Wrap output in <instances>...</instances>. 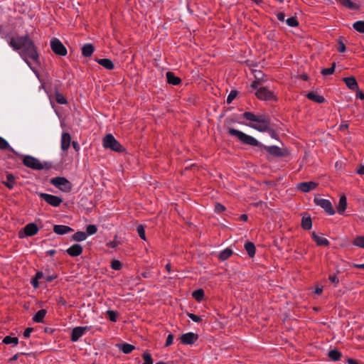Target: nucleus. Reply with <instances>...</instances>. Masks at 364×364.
I'll return each instance as SVG.
<instances>
[{
  "instance_id": "35",
  "label": "nucleus",
  "mask_w": 364,
  "mask_h": 364,
  "mask_svg": "<svg viewBox=\"0 0 364 364\" xmlns=\"http://www.w3.org/2000/svg\"><path fill=\"white\" fill-rule=\"evenodd\" d=\"M346 38L343 36H339L337 39V43L338 46L337 47V50L339 53H344L346 50V47L345 45Z\"/></svg>"
},
{
  "instance_id": "42",
  "label": "nucleus",
  "mask_w": 364,
  "mask_h": 364,
  "mask_svg": "<svg viewBox=\"0 0 364 364\" xmlns=\"http://www.w3.org/2000/svg\"><path fill=\"white\" fill-rule=\"evenodd\" d=\"M335 68H336V63H333L331 68H323L321 71V73L323 75H332L335 71Z\"/></svg>"
},
{
  "instance_id": "9",
  "label": "nucleus",
  "mask_w": 364,
  "mask_h": 364,
  "mask_svg": "<svg viewBox=\"0 0 364 364\" xmlns=\"http://www.w3.org/2000/svg\"><path fill=\"white\" fill-rule=\"evenodd\" d=\"M50 48L55 55L60 56H65L68 53L65 46L56 38H54L50 41Z\"/></svg>"
},
{
  "instance_id": "19",
  "label": "nucleus",
  "mask_w": 364,
  "mask_h": 364,
  "mask_svg": "<svg viewBox=\"0 0 364 364\" xmlns=\"http://www.w3.org/2000/svg\"><path fill=\"white\" fill-rule=\"evenodd\" d=\"M53 232L57 235H63L68 232H73V229L68 225H55L53 226Z\"/></svg>"
},
{
  "instance_id": "61",
  "label": "nucleus",
  "mask_w": 364,
  "mask_h": 364,
  "mask_svg": "<svg viewBox=\"0 0 364 364\" xmlns=\"http://www.w3.org/2000/svg\"><path fill=\"white\" fill-rule=\"evenodd\" d=\"M119 242H117L115 240L114 241H110L109 243H107V246L111 247V248H115L117 247Z\"/></svg>"
},
{
  "instance_id": "29",
  "label": "nucleus",
  "mask_w": 364,
  "mask_h": 364,
  "mask_svg": "<svg viewBox=\"0 0 364 364\" xmlns=\"http://www.w3.org/2000/svg\"><path fill=\"white\" fill-rule=\"evenodd\" d=\"M306 97L315 102L317 103H323L325 102V98L322 95H319L318 94L314 93V92H310L306 95Z\"/></svg>"
},
{
  "instance_id": "60",
  "label": "nucleus",
  "mask_w": 364,
  "mask_h": 364,
  "mask_svg": "<svg viewBox=\"0 0 364 364\" xmlns=\"http://www.w3.org/2000/svg\"><path fill=\"white\" fill-rule=\"evenodd\" d=\"M58 304L62 306H65L67 304V301L63 296H60L58 299Z\"/></svg>"
},
{
  "instance_id": "36",
  "label": "nucleus",
  "mask_w": 364,
  "mask_h": 364,
  "mask_svg": "<svg viewBox=\"0 0 364 364\" xmlns=\"http://www.w3.org/2000/svg\"><path fill=\"white\" fill-rule=\"evenodd\" d=\"M192 296L197 301H201L202 300L204 299V297H205V292L203 291V289H196L195 290L193 293H192Z\"/></svg>"
},
{
  "instance_id": "23",
  "label": "nucleus",
  "mask_w": 364,
  "mask_h": 364,
  "mask_svg": "<svg viewBox=\"0 0 364 364\" xmlns=\"http://www.w3.org/2000/svg\"><path fill=\"white\" fill-rule=\"evenodd\" d=\"M166 76L168 84L178 85L181 83V79L177 77L173 72H167Z\"/></svg>"
},
{
  "instance_id": "48",
  "label": "nucleus",
  "mask_w": 364,
  "mask_h": 364,
  "mask_svg": "<svg viewBox=\"0 0 364 364\" xmlns=\"http://www.w3.org/2000/svg\"><path fill=\"white\" fill-rule=\"evenodd\" d=\"M136 230L141 239L146 240L145 230L144 226L142 225H138L136 228Z\"/></svg>"
},
{
  "instance_id": "49",
  "label": "nucleus",
  "mask_w": 364,
  "mask_h": 364,
  "mask_svg": "<svg viewBox=\"0 0 364 364\" xmlns=\"http://www.w3.org/2000/svg\"><path fill=\"white\" fill-rule=\"evenodd\" d=\"M187 316L194 322L199 323L202 321V318L192 313H187Z\"/></svg>"
},
{
  "instance_id": "7",
  "label": "nucleus",
  "mask_w": 364,
  "mask_h": 364,
  "mask_svg": "<svg viewBox=\"0 0 364 364\" xmlns=\"http://www.w3.org/2000/svg\"><path fill=\"white\" fill-rule=\"evenodd\" d=\"M22 162L25 166L33 170H42L44 168L43 165L38 159L30 155L23 156Z\"/></svg>"
},
{
  "instance_id": "25",
  "label": "nucleus",
  "mask_w": 364,
  "mask_h": 364,
  "mask_svg": "<svg viewBox=\"0 0 364 364\" xmlns=\"http://www.w3.org/2000/svg\"><path fill=\"white\" fill-rule=\"evenodd\" d=\"M117 348L123 352L124 354H129L132 352L135 349V346L127 343H119L117 344Z\"/></svg>"
},
{
  "instance_id": "57",
  "label": "nucleus",
  "mask_w": 364,
  "mask_h": 364,
  "mask_svg": "<svg viewBox=\"0 0 364 364\" xmlns=\"http://www.w3.org/2000/svg\"><path fill=\"white\" fill-rule=\"evenodd\" d=\"M31 284L35 289H37L39 287L38 279H36V277H35L33 278H32V279L31 281Z\"/></svg>"
},
{
  "instance_id": "34",
  "label": "nucleus",
  "mask_w": 364,
  "mask_h": 364,
  "mask_svg": "<svg viewBox=\"0 0 364 364\" xmlns=\"http://www.w3.org/2000/svg\"><path fill=\"white\" fill-rule=\"evenodd\" d=\"M87 238V234L82 231H77L73 235L72 239L76 242H82L85 240Z\"/></svg>"
},
{
  "instance_id": "2",
  "label": "nucleus",
  "mask_w": 364,
  "mask_h": 364,
  "mask_svg": "<svg viewBox=\"0 0 364 364\" xmlns=\"http://www.w3.org/2000/svg\"><path fill=\"white\" fill-rule=\"evenodd\" d=\"M242 117L251 122L249 126L261 132H267L269 136L275 139H279V134L272 128H270V117L267 114L256 115L251 112H245L242 114Z\"/></svg>"
},
{
  "instance_id": "32",
  "label": "nucleus",
  "mask_w": 364,
  "mask_h": 364,
  "mask_svg": "<svg viewBox=\"0 0 364 364\" xmlns=\"http://www.w3.org/2000/svg\"><path fill=\"white\" fill-rule=\"evenodd\" d=\"M47 314V311L46 309H41L36 313V314L33 317V321L36 323H41L43 321L44 317Z\"/></svg>"
},
{
  "instance_id": "10",
  "label": "nucleus",
  "mask_w": 364,
  "mask_h": 364,
  "mask_svg": "<svg viewBox=\"0 0 364 364\" xmlns=\"http://www.w3.org/2000/svg\"><path fill=\"white\" fill-rule=\"evenodd\" d=\"M314 202L316 205L321 207L328 215H333L335 214L334 208L330 200L318 197H315Z\"/></svg>"
},
{
  "instance_id": "18",
  "label": "nucleus",
  "mask_w": 364,
  "mask_h": 364,
  "mask_svg": "<svg viewBox=\"0 0 364 364\" xmlns=\"http://www.w3.org/2000/svg\"><path fill=\"white\" fill-rule=\"evenodd\" d=\"M301 218V226L305 230H309L312 228V220L308 213H304Z\"/></svg>"
},
{
  "instance_id": "20",
  "label": "nucleus",
  "mask_w": 364,
  "mask_h": 364,
  "mask_svg": "<svg viewBox=\"0 0 364 364\" xmlns=\"http://www.w3.org/2000/svg\"><path fill=\"white\" fill-rule=\"evenodd\" d=\"M311 238L317 246L328 247L330 245L329 241L326 238L318 236L315 232L311 233Z\"/></svg>"
},
{
  "instance_id": "13",
  "label": "nucleus",
  "mask_w": 364,
  "mask_h": 364,
  "mask_svg": "<svg viewBox=\"0 0 364 364\" xmlns=\"http://www.w3.org/2000/svg\"><path fill=\"white\" fill-rule=\"evenodd\" d=\"M89 326H77L74 328L71 333L70 340L73 342H76L84 334L86 331H89Z\"/></svg>"
},
{
  "instance_id": "6",
  "label": "nucleus",
  "mask_w": 364,
  "mask_h": 364,
  "mask_svg": "<svg viewBox=\"0 0 364 364\" xmlns=\"http://www.w3.org/2000/svg\"><path fill=\"white\" fill-rule=\"evenodd\" d=\"M257 98L262 101H277V97L274 93L269 90L267 87H259L255 93Z\"/></svg>"
},
{
  "instance_id": "54",
  "label": "nucleus",
  "mask_w": 364,
  "mask_h": 364,
  "mask_svg": "<svg viewBox=\"0 0 364 364\" xmlns=\"http://www.w3.org/2000/svg\"><path fill=\"white\" fill-rule=\"evenodd\" d=\"M57 277H58V275L56 274H53L52 275L46 276L45 277V281L46 282H51L52 281H53Z\"/></svg>"
},
{
  "instance_id": "22",
  "label": "nucleus",
  "mask_w": 364,
  "mask_h": 364,
  "mask_svg": "<svg viewBox=\"0 0 364 364\" xmlns=\"http://www.w3.org/2000/svg\"><path fill=\"white\" fill-rule=\"evenodd\" d=\"M343 80L345 82L347 87L353 91L358 89V85L355 77H343Z\"/></svg>"
},
{
  "instance_id": "51",
  "label": "nucleus",
  "mask_w": 364,
  "mask_h": 364,
  "mask_svg": "<svg viewBox=\"0 0 364 364\" xmlns=\"http://www.w3.org/2000/svg\"><path fill=\"white\" fill-rule=\"evenodd\" d=\"M328 279L330 282H331L332 283H333L335 284V286L336 287L338 283H339V279L337 277L336 274H333V275H329L328 276Z\"/></svg>"
},
{
  "instance_id": "38",
  "label": "nucleus",
  "mask_w": 364,
  "mask_h": 364,
  "mask_svg": "<svg viewBox=\"0 0 364 364\" xmlns=\"http://www.w3.org/2000/svg\"><path fill=\"white\" fill-rule=\"evenodd\" d=\"M352 244L356 247L364 248V236H356Z\"/></svg>"
},
{
  "instance_id": "41",
  "label": "nucleus",
  "mask_w": 364,
  "mask_h": 364,
  "mask_svg": "<svg viewBox=\"0 0 364 364\" xmlns=\"http://www.w3.org/2000/svg\"><path fill=\"white\" fill-rule=\"evenodd\" d=\"M287 24L290 27H297L299 23L295 16H291L286 20Z\"/></svg>"
},
{
  "instance_id": "31",
  "label": "nucleus",
  "mask_w": 364,
  "mask_h": 364,
  "mask_svg": "<svg viewBox=\"0 0 364 364\" xmlns=\"http://www.w3.org/2000/svg\"><path fill=\"white\" fill-rule=\"evenodd\" d=\"M328 356L333 361H338L342 357V353L338 349L335 348L328 352Z\"/></svg>"
},
{
  "instance_id": "16",
  "label": "nucleus",
  "mask_w": 364,
  "mask_h": 364,
  "mask_svg": "<svg viewBox=\"0 0 364 364\" xmlns=\"http://www.w3.org/2000/svg\"><path fill=\"white\" fill-rule=\"evenodd\" d=\"M2 183L9 190H12L16 185V178L14 174L6 172V181H2Z\"/></svg>"
},
{
  "instance_id": "33",
  "label": "nucleus",
  "mask_w": 364,
  "mask_h": 364,
  "mask_svg": "<svg viewBox=\"0 0 364 364\" xmlns=\"http://www.w3.org/2000/svg\"><path fill=\"white\" fill-rule=\"evenodd\" d=\"M232 254L233 252L230 248H226L219 254L218 259L221 261H225L230 257Z\"/></svg>"
},
{
  "instance_id": "12",
  "label": "nucleus",
  "mask_w": 364,
  "mask_h": 364,
  "mask_svg": "<svg viewBox=\"0 0 364 364\" xmlns=\"http://www.w3.org/2000/svg\"><path fill=\"white\" fill-rule=\"evenodd\" d=\"M259 149L267 151L270 155L274 157H284L287 156L284 151L277 146H268L262 144Z\"/></svg>"
},
{
  "instance_id": "58",
  "label": "nucleus",
  "mask_w": 364,
  "mask_h": 364,
  "mask_svg": "<svg viewBox=\"0 0 364 364\" xmlns=\"http://www.w3.org/2000/svg\"><path fill=\"white\" fill-rule=\"evenodd\" d=\"M19 355H27V354L26 353H16L14 355H13L11 358H9V362L11 363L13 361L16 360L18 358Z\"/></svg>"
},
{
  "instance_id": "43",
  "label": "nucleus",
  "mask_w": 364,
  "mask_h": 364,
  "mask_svg": "<svg viewBox=\"0 0 364 364\" xmlns=\"http://www.w3.org/2000/svg\"><path fill=\"white\" fill-rule=\"evenodd\" d=\"M144 363L143 364H153L151 355L149 352H144L142 355Z\"/></svg>"
},
{
  "instance_id": "44",
  "label": "nucleus",
  "mask_w": 364,
  "mask_h": 364,
  "mask_svg": "<svg viewBox=\"0 0 364 364\" xmlns=\"http://www.w3.org/2000/svg\"><path fill=\"white\" fill-rule=\"evenodd\" d=\"M111 268L114 270H120L122 268V263L117 259L111 262Z\"/></svg>"
},
{
  "instance_id": "21",
  "label": "nucleus",
  "mask_w": 364,
  "mask_h": 364,
  "mask_svg": "<svg viewBox=\"0 0 364 364\" xmlns=\"http://www.w3.org/2000/svg\"><path fill=\"white\" fill-rule=\"evenodd\" d=\"M71 144V136L68 132H63L61 136V149L63 151H66L70 147Z\"/></svg>"
},
{
  "instance_id": "15",
  "label": "nucleus",
  "mask_w": 364,
  "mask_h": 364,
  "mask_svg": "<svg viewBox=\"0 0 364 364\" xmlns=\"http://www.w3.org/2000/svg\"><path fill=\"white\" fill-rule=\"evenodd\" d=\"M318 186V183L313 182V181H309V182H301L298 183L297 188L299 190L304 193H307L311 190L315 189Z\"/></svg>"
},
{
  "instance_id": "17",
  "label": "nucleus",
  "mask_w": 364,
  "mask_h": 364,
  "mask_svg": "<svg viewBox=\"0 0 364 364\" xmlns=\"http://www.w3.org/2000/svg\"><path fill=\"white\" fill-rule=\"evenodd\" d=\"M82 247L79 244H74L67 249L66 252L70 257H77L82 253Z\"/></svg>"
},
{
  "instance_id": "3",
  "label": "nucleus",
  "mask_w": 364,
  "mask_h": 364,
  "mask_svg": "<svg viewBox=\"0 0 364 364\" xmlns=\"http://www.w3.org/2000/svg\"><path fill=\"white\" fill-rule=\"evenodd\" d=\"M228 134L237 137L243 144L257 146L259 148H260L262 145V143H260L257 139L235 128H229Z\"/></svg>"
},
{
  "instance_id": "40",
  "label": "nucleus",
  "mask_w": 364,
  "mask_h": 364,
  "mask_svg": "<svg viewBox=\"0 0 364 364\" xmlns=\"http://www.w3.org/2000/svg\"><path fill=\"white\" fill-rule=\"evenodd\" d=\"M118 313L114 310H108L106 312V316L112 322H116L117 320Z\"/></svg>"
},
{
  "instance_id": "47",
  "label": "nucleus",
  "mask_w": 364,
  "mask_h": 364,
  "mask_svg": "<svg viewBox=\"0 0 364 364\" xmlns=\"http://www.w3.org/2000/svg\"><path fill=\"white\" fill-rule=\"evenodd\" d=\"M55 100L58 104L64 105L67 103V100L63 94L57 92L55 94Z\"/></svg>"
},
{
  "instance_id": "56",
  "label": "nucleus",
  "mask_w": 364,
  "mask_h": 364,
  "mask_svg": "<svg viewBox=\"0 0 364 364\" xmlns=\"http://www.w3.org/2000/svg\"><path fill=\"white\" fill-rule=\"evenodd\" d=\"M33 328H31V327L26 328L23 332V336L25 338H28L30 336L31 333L33 332Z\"/></svg>"
},
{
  "instance_id": "63",
  "label": "nucleus",
  "mask_w": 364,
  "mask_h": 364,
  "mask_svg": "<svg viewBox=\"0 0 364 364\" xmlns=\"http://www.w3.org/2000/svg\"><path fill=\"white\" fill-rule=\"evenodd\" d=\"M277 18L279 21H284V17H285V15L283 12H279L277 14Z\"/></svg>"
},
{
  "instance_id": "52",
  "label": "nucleus",
  "mask_w": 364,
  "mask_h": 364,
  "mask_svg": "<svg viewBox=\"0 0 364 364\" xmlns=\"http://www.w3.org/2000/svg\"><path fill=\"white\" fill-rule=\"evenodd\" d=\"M215 210L218 213H222L225 210V207L219 203H217L215 205Z\"/></svg>"
},
{
  "instance_id": "8",
  "label": "nucleus",
  "mask_w": 364,
  "mask_h": 364,
  "mask_svg": "<svg viewBox=\"0 0 364 364\" xmlns=\"http://www.w3.org/2000/svg\"><path fill=\"white\" fill-rule=\"evenodd\" d=\"M39 228L35 223L27 224L23 228L19 230L18 237H32L38 233Z\"/></svg>"
},
{
  "instance_id": "11",
  "label": "nucleus",
  "mask_w": 364,
  "mask_h": 364,
  "mask_svg": "<svg viewBox=\"0 0 364 364\" xmlns=\"http://www.w3.org/2000/svg\"><path fill=\"white\" fill-rule=\"evenodd\" d=\"M39 197L48 204L53 207H58L63 203V198L48 193H41Z\"/></svg>"
},
{
  "instance_id": "24",
  "label": "nucleus",
  "mask_w": 364,
  "mask_h": 364,
  "mask_svg": "<svg viewBox=\"0 0 364 364\" xmlns=\"http://www.w3.org/2000/svg\"><path fill=\"white\" fill-rule=\"evenodd\" d=\"M97 63L104 67L105 69L112 70L114 69V64L112 60L109 58L96 59Z\"/></svg>"
},
{
  "instance_id": "46",
  "label": "nucleus",
  "mask_w": 364,
  "mask_h": 364,
  "mask_svg": "<svg viewBox=\"0 0 364 364\" xmlns=\"http://www.w3.org/2000/svg\"><path fill=\"white\" fill-rule=\"evenodd\" d=\"M237 95L238 92L237 90H231L226 100L227 104H230Z\"/></svg>"
},
{
  "instance_id": "59",
  "label": "nucleus",
  "mask_w": 364,
  "mask_h": 364,
  "mask_svg": "<svg viewBox=\"0 0 364 364\" xmlns=\"http://www.w3.org/2000/svg\"><path fill=\"white\" fill-rule=\"evenodd\" d=\"M141 276L144 278H150L152 274L150 271H145L141 274Z\"/></svg>"
},
{
  "instance_id": "37",
  "label": "nucleus",
  "mask_w": 364,
  "mask_h": 364,
  "mask_svg": "<svg viewBox=\"0 0 364 364\" xmlns=\"http://www.w3.org/2000/svg\"><path fill=\"white\" fill-rule=\"evenodd\" d=\"M2 342L6 345L13 344V346H15L18 344V338L17 337L6 336L3 338Z\"/></svg>"
},
{
  "instance_id": "53",
  "label": "nucleus",
  "mask_w": 364,
  "mask_h": 364,
  "mask_svg": "<svg viewBox=\"0 0 364 364\" xmlns=\"http://www.w3.org/2000/svg\"><path fill=\"white\" fill-rule=\"evenodd\" d=\"M173 335L172 333L168 334L166 338L165 346L168 347V346H171L173 343Z\"/></svg>"
},
{
  "instance_id": "62",
  "label": "nucleus",
  "mask_w": 364,
  "mask_h": 364,
  "mask_svg": "<svg viewBox=\"0 0 364 364\" xmlns=\"http://www.w3.org/2000/svg\"><path fill=\"white\" fill-rule=\"evenodd\" d=\"M356 173L360 175H364V166L360 165L358 168L356 170Z\"/></svg>"
},
{
  "instance_id": "45",
  "label": "nucleus",
  "mask_w": 364,
  "mask_h": 364,
  "mask_svg": "<svg viewBox=\"0 0 364 364\" xmlns=\"http://www.w3.org/2000/svg\"><path fill=\"white\" fill-rule=\"evenodd\" d=\"M97 231V226L95 225H88L87 227H86V234L87 235H92L94 234H95Z\"/></svg>"
},
{
  "instance_id": "4",
  "label": "nucleus",
  "mask_w": 364,
  "mask_h": 364,
  "mask_svg": "<svg viewBox=\"0 0 364 364\" xmlns=\"http://www.w3.org/2000/svg\"><path fill=\"white\" fill-rule=\"evenodd\" d=\"M103 146L105 149H109L113 151L118 153H123L125 151V149L121 145V144L114 137L112 134H107L103 138L102 140Z\"/></svg>"
},
{
  "instance_id": "5",
  "label": "nucleus",
  "mask_w": 364,
  "mask_h": 364,
  "mask_svg": "<svg viewBox=\"0 0 364 364\" xmlns=\"http://www.w3.org/2000/svg\"><path fill=\"white\" fill-rule=\"evenodd\" d=\"M50 183L63 192H70L73 185L66 178L57 176L50 179Z\"/></svg>"
},
{
  "instance_id": "14",
  "label": "nucleus",
  "mask_w": 364,
  "mask_h": 364,
  "mask_svg": "<svg viewBox=\"0 0 364 364\" xmlns=\"http://www.w3.org/2000/svg\"><path fill=\"white\" fill-rule=\"evenodd\" d=\"M180 339L183 344L193 345L198 339V335L197 333L189 332L182 334Z\"/></svg>"
},
{
  "instance_id": "28",
  "label": "nucleus",
  "mask_w": 364,
  "mask_h": 364,
  "mask_svg": "<svg viewBox=\"0 0 364 364\" xmlns=\"http://www.w3.org/2000/svg\"><path fill=\"white\" fill-rule=\"evenodd\" d=\"M0 149L8 150L15 155H18V152L15 151L8 143V141L3 137L0 136Z\"/></svg>"
},
{
  "instance_id": "55",
  "label": "nucleus",
  "mask_w": 364,
  "mask_h": 364,
  "mask_svg": "<svg viewBox=\"0 0 364 364\" xmlns=\"http://www.w3.org/2000/svg\"><path fill=\"white\" fill-rule=\"evenodd\" d=\"M356 97L360 98V100H364V93L359 89V87H358V89L355 90Z\"/></svg>"
},
{
  "instance_id": "39",
  "label": "nucleus",
  "mask_w": 364,
  "mask_h": 364,
  "mask_svg": "<svg viewBox=\"0 0 364 364\" xmlns=\"http://www.w3.org/2000/svg\"><path fill=\"white\" fill-rule=\"evenodd\" d=\"M353 28L358 32L364 33V21H358L353 24Z\"/></svg>"
},
{
  "instance_id": "30",
  "label": "nucleus",
  "mask_w": 364,
  "mask_h": 364,
  "mask_svg": "<svg viewBox=\"0 0 364 364\" xmlns=\"http://www.w3.org/2000/svg\"><path fill=\"white\" fill-rule=\"evenodd\" d=\"M244 247L250 257H253L255 255L256 248L253 242L248 241Z\"/></svg>"
},
{
  "instance_id": "1",
  "label": "nucleus",
  "mask_w": 364,
  "mask_h": 364,
  "mask_svg": "<svg viewBox=\"0 0 364 364\" xmlns=\"http://www.w3.org/2000/svg\"><path fill=\"white\" fill-rule=\"evenodd\" d=\"M9 46L16 51H19V54L26 64L35 72L31 68L29 59L38 65L40 64L39 54L36 46L30 36L26 34L21 36H17L16 38L12 37L9 42Z\"/></svg>"
},
{
  "instance_id": "27",
  "label": "nucleus",
  "mask_w": 364,
  "mask_h": 364,
  "mask_svg": "<svg viewBox=\"0 0 364 364\" xmlns=\"http://www.w3.org/2000/svg\"><path fill=\"white\" fill-rule=\"evenodd\" d=\"M347 208V199L345 196L340 197L338 205L337 207V212L343 215Z\"/></svg>"
},
{
  "instance_id": "26",
  "label": "nucleus",
  "mask_w": 364,
  "mask_h": 364,
  "mask_svg": "<svg viewBox=\"0 0 364 364\" xmlns=\"http://www.w3.org/2000/svg\"><path fill=\"white\" fill-rule=\"evenodd\" d=\"M95 47L91 43H86L82 47V55L85 57H90L92 55Z\"/></svg>"
},
{
  "instance_id": "64",
  "label": "nucleus",
  "mask_w": 364,
  "mask_h": 364,
  "mask_svg": "<svg viewBox=\"0 0 364 364\" xmlns=\"http://www.w3.org/2000/svg\"><path fill=\"white\" fill-rule=\"evenodd\" d=\"M352 267L356 268V269H364V264H352Z\"/></svg>"
},
{
  "instance_id": "50",
  "label": "nucleus",
  "mask_w": 364,
  "mask_h": 364,
  "mask_svg": "<svg viewBox=\"0 0 364 364\" xmlns=\"http://www.w3.org/2000/svg\"><path fill=\"white\" fill-rule=\"evenodd\" d=\"M255 78L256 80H254L252 83H251V87L253 89V90H256V91L257 90V89L259 88V84L260 82L259 81V77L257 76V75H255Z\"/></svg>"
}]
</instances>
